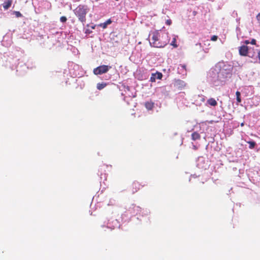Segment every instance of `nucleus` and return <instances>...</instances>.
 Here are the masks:
<instances>
[{
	"instance_id": "5701e85b",
	"label": "nucleus",
	"mask_w": 260,
	"mask_h": 260,
	"mask_svg": "<svg viewBox=\"0 0 260 260\" xmlns=\"http://www.w3.org/2000/svg\"><path fill=\"white\" fill-rule=\"evenodd\" d=\"M250 43L252 45H255L256 44V40L255 39H252L251 41L250 42Z\"/></svg>"
},
{
	"instance_id": "dca6fc26",
	"label": "nucleus",
	"mask_w": 260,
	"mask_h": 260,
	"mask_svg": "<svg viewBox=\"0 0 260 260\" xmlns=\"http://www.w3.org/2000/svg\"><path fill=\"white\" fill-rule=\"evenodd\" d=\"M236 100L238 103H240L241 102V99L240 98L241 93L239 91H237L236 92Z\"/></svg>"
},
{
	"instance_id": "412c9836",
	"label": "nucleus",
	"mask_w": 260,
	"mask_h": 260,
	"mask_svg": "<svg viewBox=\"0 0 260 260\" xmlns=\"http://www.w3.org/2000/svg\"><path fill=\"white\" fill-rule=\"evenodd\" d=\"M256 20L258 21V22L260 24V13H259L256 17Z\"/></svg>"
},
{
	"instance_id": "4468645a",
	"label": "nucleus",
	"mask_w": 260,
	"mask_h": 260,
	"mask_svg": "<svg viewBox=\"0 0 260 260\" xmlns=\"http://www.w3.org/2000/svg\"><path fill=\"white\" fill-rule=\"evenodd\" d=\"M145 107L147 109L150 110L153 108V104L151 102H146L145 103Z\"/></svg>"
},
{
	"instance_id": "a211bd4d",
	"label": "nucleus",
	"mask_w": 260,
	"mask_h": 260,
	"mask_svg": "<svg viewBox=\"0 0 260 260\" xmlns=\"http://www.w3.org/2000/svg\"><path fill=\"white\" fill-rule=\"evenodd\" d=\"M14 13L17 17H21L22 16L21 13L19 11H15Z\"/></svg>"
},
{
	"instance_id": "39448f33",
	"label": "nucleus",
	"mask_w": 260,
	"mask_h": 260,
	"mask_svg": "<svg viewBox=\"0 0 260 260\" xmlns=\"http://www.w3.org/2000/svg\"><path fill=\"white\" fill-rule=\"evenodd\" d=\"M178 73L183 76L187 75L186 66L185 64H180L178 68Z\"/></svg>"
},
{
	"instance_id": "f03ea898",
	"label": "nucleus",
	"mask_w": 260,
	"mask_h": 260,
	"mask_svg": "<svg viewBox=\"0 0 260 260\" xmlns=\"http://www.w3.org/2000/svg\"><path fill=\"white\" fill-rule=\"evenodd\" d=\"M87 12V7L83 5H79L75 10V15L82 23L86 21Z\"/></svg>"
},
{
	"instance_id": "393cba45",
	"label": "nucleus",
	"mask_w": 260,
	"mask_h": 260,
	"mask_svg": "<svg viewBox=\"0 0 260 260\" xmlns=\"http://www.w3.org/2000/svg\"><path fill=\"white\" fill-rule=\"evenodd\" d=\"M249 43H250V42H249V41L248 40H246L245 41V44H248Z\"/></svg>"
},
{
	"instance_id": "1a4fd4ad",
	"label": "nucleus",
	"mask_w": 260,
	"mask_h": 260,
	"mask_svg": "<svg viewBox=\"0 0 260 260\" xmlns=\"http://www.w3.org/2000/svg\"><path fill=\"white\" fill-rule=\"evenodd\" d=\"M191 139L193 141L200 140L201 139L200 135L197 132H193L191 134Z\"/></svg>"
},
{
	"instance_id": "9d476101",
	"label": "nucleus",
	"mask_w": 260,
	"mask_h": 260,
	"mask_svg": "<svg viewBox=\"0 0 260 260\" xmlns=\"http://www.w3.org/2000/svg\"><path fill=\"white\" fill-rule=\"evenodd\" d=\"M207 103L212 106H216L217 105L216 101L213 98L208 100Z\"/></svg>"
},
{
	"instance_id": "2eb2a0df",
	"label": "nucleus",
	"mask_w": 260,
	"mask_h": 260,
	"mask_svg": "<svg viewBox=\"0 0 260 260\" xmlns=\"http://www.w3.org/2000/svg\"><path fill=\"white\" fill-rule=\"evenodd\" d=\"M247 143L249 144V148L250 149H253L256 145V143L254 141H247Z\"/></svg>"
},
{
	"instance_id": "f3484780",
	"label": "nucleus",
	"mask_w": 260,
	"mask_h": 260,
	"mask_svg": "<svg viewBox=\"0 0 260 260\" xmlns=\"http://www.w3.org/2000/svg\"><path fill=\"white\" fill-rule=\"evenodd\" d=\"M171 45L173 46V47H175V48H177V47L178 46H177V45L176 44V39L175 38H174L173 39V40H172V42L171 43Z\"/></svg>"
},
{
	"instance_id": "0eeeda50",
	"label": "nucleus",
	"mask_w": 260,
	"mask_h": 260,
	"mask_svg": "<svg viewBox=\"0 0 260 260\" xmlns=\"http://www.w3.org/2000/svg\"><path fill=\"white\" fill-rule=\"evenodd\" d=\"M162 77V75L160 72H156L155 74H152V77H151V81H154L155 79H161Z\"/></svg>"
},
{
	"instance_id": "aec40b11",
	"label": "nucleus",
	"mask_w": 260,
	"mask_h": 260,
	"mask_svg": "<svg viewBox=\"0 0 260 260\" xmlns=\"http://www.w3.org/2000/svg\"><path fill=\"white\" fill-rule=\"evenodd\" d=\"M217 39L218 37L217 36L214 35L211 37V40L212 41H217Z\"/></svg>"
},
{
	"instance_id": "9b49d317",
	"label": "nucleus",
	"mask_w": 260,
	"mask_h": 260,
	"mask_svg": "<svg viewBox=\"0 0 260 260\" xmlns=\"http://www.w3.org/2000/svg\"><path fill=\"white\" fill-rule=\"evenodd\" d=\"M111 22H112V21L111 20V19H109L104 23L101 24L100 26L103 27V28H106L107 25L111 24Z\"/></svg>"
},
{
	"instance_id": "4be33fe9",
	"label": "nucleus",
	"mask_w": 260,
	"mask_h": 260,
	"mask_svg": "<svg viewBox=\"0 0 260 260\" xmlns=\"http://www.w3.org/2000/svg\"><path fill=\"white\" fill-rule=\"evenodd\" d=\"M166 23L167 25H171V23H172V21H171V19H168V20H167L166 21Z\"/></svg>"
},
{
	"instance_id": "7ed1b4c3",
	"label": "nucleus",
	"mask_w": 260,
	"mask_h": 260,
	"mask_svg": "<svg viewBox=\"0 0 260 260\" xmlns=\"http://www.w3.org/2000/svg\"><path fill=\"white\" fill-rule=\"evenodd\" d=\"M111 68V66L102 65L94 69L93 72L95 75H101L107 73Z\"/></svg>"
},
{
	"instance_id": "a878e982",
	"label": "nucleus",
	"mask_w": 260,
	"mask_h": 260,
	"mask_svg": "<svg viewBox=\"0 0 260 260\" xmlns=\"http://www.w3.org/2000/svg\"><path fill=\"white\" fill-rule=\"evenodd\" d=\"M241 126H243L244 125V123H242L241 124Z\"/></svg>"
},
{
	"instance_id": "f257e3e1",
	"label": "nucleus",
	"mask_w": 260,
	"mask_h": 260,
	"mask_svg": "<svg viewBox=\"0 0 260 260\" xmlns=\"http://www.w3.org/2000/svg\"><path fill=\"white\" fill-rule=\"evenodd\" d=\"M150 36H152V38L150 43L154 47H164L169 42L168 36L167 34H163L160 36L158 31H154L150 35Z\"/></svg>"
},
{
	"instance_id": "b1692460",
	"label": "nucleus",
	"mask_w": 260,
	"mask_h": 260,
	"mask_svg": "<svg viewBox=\"0 0 260 260\" xmlns=\"http://www.w3.org/2000/svg\"><path fill=\"white\" fill-rule=\"evenodd\" d=\"M258 58L260 62V51L258 53Z\"/></svg>"
},
{
	"instance_id": "f8f14e48",
	"label": "nucleus",
	"mask_w": 260,
	"mask_h": 260,
	"mask_svg": "<svg viewBox=\"0 0 260 260\" xmlns=\"http://www.w3.org/2000/svg\"><path fill=\"white\" fill-rule=\"evenodd\" d=\"M107 85V84L106 83H98L97 84V88L99 89V90H102V89H103L104 88H105Z\"/></svg>"
},
{
	"instance_id": "6ab92c4d",
	"label": "nucleus",
	"mask_w": 260,
	"mask_h": 260,
	"mask_svg": "<svg viewBox=\"0 0 260 260\" xmlns=\"http://www.w3.org/2000/svg\"><path fill=\"white\" fill-rule=\"evenodd\" d=\"M60 20L61 22L64 23L67 21V18L65 16H61L60 18Z\"/></svg>"
},
{
	"instance_id": "20e7f679",
	"label": "nucleus",
	"mask_w": 260,
	"mask_h": 260,
	"mask_svg": "<svg viewBox=\"0 0 260 260\" xmlns=\"http://www.w3.org/2000/svg\"><path fill=\"white\" fill-rule=\"evenodd\" d=\"M239 54L241 56H246L248 53V47L247 46L243 45L239 47Z\"/></svg>"
},
{
	"instance_id": "ddd939ff",
	"label": "nucleus",
	"mask_w": 260,
	"mask_h": 260,
	"mask_svg": "<svg viewBox=\"0 0 260 260\" xmlns=\"http://www.w3.org/2000/svg\"><path fill=\"white\" fill-rule=\"evenodd\" d=\"M177 83L179 87L183 88L186 86V83L182 80H178Z\"/></svg>"
},
{
	"instance_id": "423d86ee",
	"label": "nucleus",
	"mask_w": 260,
	"mask_h": 260,
	"mask_svg": "<svg viewBox=\"0 0 260 260\" xmlns=\"http://www.w3.org/2000/svg\"><path fill=\"white\" fill-rule=\"evenodd\" d=\"M141 186V185L139 182L137 181L134 182L132 184V189L133 193H134L137 192L140 189Z\"/></svg>"
},
{
	"instance_id": "6e6552de",
	"label": "nucleus",
	"mask_w": 260,
	"mask_h": 260,
	"mask_svg": "<svg viewBox=\"0 0 260 260\" xmlns=\"http://www.w3.org/2000/svg\"><path fill=\"white\" fill-rule=\"evenodd\" d=\"M12 0H8L5 2L3 4V7L5 10H8L11 6L12 4Z\"/></svg>"
}]
</instances>
